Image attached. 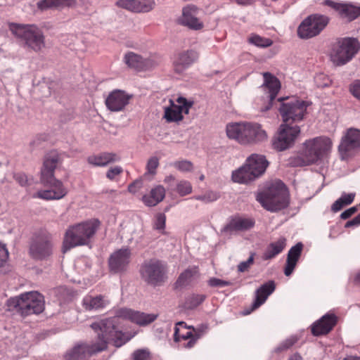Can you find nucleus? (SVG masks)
<instances>
[{"label":"nucleus","instance_id":"1","mask_svg":"<svg viewBox=\"0 0 360 360\" xmlns=\"http://www.w3.org/2000/svg\"><path fill=\"white\" fill-rule=\"evenodd\" d=\"M113 317L105 319L91 325L97 333L98 340L91 345L80 343L75 345L64 355L63 360H88L93 354L104 351L108 342H112L117 347L125 344L129 338L118 328L119 319L128 320L140 326H147L155 321L158 315L146 314L129 308H120Z\"/></svg>","mask_w":360,"mask_h":360},{"label":"nucleus","instance_id":"2","mask_svg":"<svg viewBox=\"0 0 360 360\" xmlns=\"http://www.w3.org/2000/svg\"><path fill=\"white\" fill-rule=\"evenodd\" d=\"M60 162V155L56 150L50 151L45 155L41 170V181L50 188L37 191L34 198L46 200H60L67 195L68 190L63 184L54 177L55 169Z\"/></svg>","mask_w":360,"mask_h":360},{"label":"nucleus","instance_id":"3","mask_svg":"<svg viewBox=\"0 0 360 360\" xmlns=\"http://www.w3.org/2000/svg\"><path fill=\"white\" fill-rule=\"evenodd\" d=\"M99 226L100 221L94 219L69 226L64 236L63 251L77 246L89 245Z\"/></svg>","mask_w":360,"mask_h":360},{"label":"nucleus","instance_id":"4","mask_svg":"<svg viewBox=\"0 0 360 360\" xmlns=\"http://www.w3.org/2000/svg\"><path fill=\"white\" fill-rule=\"evenodd\" d=\"M226 136L241 144L256 143L266 139V131L257 123H230L226 125Z\"/></svg>","mask_w":360,"mask_h":360},{"label":"nucleus","instance_id":"5","mask_svg":"<svg viewBox=\"0 0 360 360\" xmlns=\"http://www.w3.org/2000/svg\"><path fill=\"white\" fill-rule=\"evenodd\" d=\"M256 199L265 210L270 212L284 209L289 203L287 188L279 180L272 183L265 191L259 193Z\"/></svg>","mask_w":360,"mask_h":360},{"label":"nucleus","instance_id":"6","mask_svg":"<svg viewBox=\"0 0 360 360\" xmlns=\"http://www.w3.org/2000/svg\"><path fill=\"white\" fill-rule=\"evenodd\" d=\"M9 310H15L22 316L38 314L44 309V296L36 291L27 292L7 301Z\"/></svg>","mask_w":360,"mask_h":360},{"label":"nucleus","instance_id":"7","mask_svg":"<svg viewBox=\"0 0 360 360\" xmlns=\"http://www.w3.org/2000/svg\"><path fill=\"white\" fill-rule=\"evenodd\" d=\"M331 146L330 139L325 136L307 140L295 165L304 166L316 162L330 150Z\"/></svg>","mask_w":360,"mask_h":360},{"label":"nucleus","instance_id":"8","mask_svg":"<svg viewBox=\"0 0 360 360\" xmlns=\"http://www.w3.org/2000/svg\"><path fill=\"white\" fill-rule=\"evenodd\" d=\"M10 30L23 44L34 52H39L45 47L43 32L34 25L11 24Z\"/></svg>","mask_w":360,"mask_h":360},{"label":"nucleus","instance_id":"9","mask_svg":"<svg viewBox=\"0 0 360 360\" xmlns=\"http://www.w3.org/2000/svg\"><path fill=\"white\" fill-rule=\"evenodd\" d=\"M360 49V43L356 38L344 37L338 40L334 45L330 58L337 66L345 65L349 62Z\"/></svg>","mask_w":360,"mask_h":360},{"label":"nucleus","instance_id":"10","mask_svg":"<svg viewBox=\"0 0 360 360\" xmlns=\"http://www.w3.org/2000/svg\"><path fill=\"white\" fill-rule=\"evenodd\" d=\"M167 264L156 259L144 262L140 268L141 278L153 287L160 286L167 281Z\"/></svg>","mask_w":360,"mask_h":360},{"label":"nucleus","instance_id":"11","mask_svg":"<svg viewBox=\"0 0 360 360\" xmlns=\"http://www.w3.org/2000/svg\"><path fill=\"white\" fill-rule=\"evenodd\" d=\"M52 235L46 231H40L32 237L30 246L31 257L37 260H44L53 254Z\"/></svg>","mask_w":360,"mask_h":360},{"label":"nucleus","instance_id":"12","mask_svg":"<svg viewBox=\"0 0 360 360\" xmlns=\"http://www.w3.org/2000/svg\"><path fill=\"white\" fill-rule=\"evenodd\" d=\"M329 18L323 15L314 14L306 18L297 28L300 38L307 39L319 34L326 27Z\"/></svg>","mask_w":360,"mask_h":360},{"label":"nucleus","instance_id":"13","mask_svg":"<svg viewBox=\"0 0 360 360\" xmlns=\"http://www.w3.org/2000/svg\"><path fill=\"white\" fill-rule=\"evenodd\" d=\"M284 98L278 100L281 102L279 108L280 114L285 123L289 120L299 122L302 120L307 110L306 103L297 98H291L284 101Z\"/></svg>","mask_w":360,"mask_h":360},{"label":"nucleus","instance_id":"14","mask_svg":"<svg viewBox=\"0 0 360 360\" xmlns=\"http://www.w3.org/2000/svg\"><path fill=\"white\" fill-rule=\"evenodd\" d=\"M174 103L169 100L170 105L165 108L163 118L167 122H179L184 120V114L188 115L194 102L184 97H179Z\"/></svg>","mask_w":360,"mask_h":360},{"label":"nucleus","instance_id":"15","mask_svg":"<svg viewBox=\"0 0 360 360\" xmlns=\"http://www.w3.org/2000/svg\"><path fill=\"white\" fill-rule=\"evenodd\" d=\"M300 132V129L297 125L291 127L287 123L281 124L278 134L273 141L274 148L282 151L290 148L294 143Z\"/></svg>","mask_w":360,"mask_h":360},{"label":"nucleus","instance_id":"16","mask_svg":"<svg viewBox=\"0 0 360 360\" xmlns=\"http://www.w3.org/2000/svg\"><path fill=\"white\" fill-rule=\"evenodd\" d=\"M360 148V131L349 129L342 138L338 150L342 160H347Z\"/></svg>","mask_w":360,"mask_h":360},{"label":"nucleus","instance_id":"17","mask_svg":"<svg viewBox=\"0 0 360 360\" xmlns=\"http://www.w3.org/2000/svg\"><path fill=\"white\" fill-rule=\"evenodd\" d=\"M131 252L128 248H121L112 253L108 259L110 272L114 274L127 271L131 262Z\"/></svg>","mask_w":360,"mask_h":360},{"label":"nucleus","instance_id":"18","mask_svg":"<svg viewBox=\"0 0 360 360\" xmlns=\"http://www.w3.org/2000/svg\"><path fill=\"white\" fill-rule=\"evenodd\" d=\"M199 8L193 4L187 5L182 9V14L178 18L179 25L192 30H201L204 27L203 22L198 18Z\"/></svg>","mask_w":360,"mask_h":360},{"label":"nucleus","instance_id":"19","mask_svg":"<svg viewBox=\"0 0 360 360\" xmlns=\"http://www.w3.org/2000/svg\"><path fill=\"white\" fill-rule=\"evenodd\" d=\"M201 337L200 332L193 328L187 327L183 321L178 322L174 328V340H188L184 345L186 348H192Z\"/></svg>","mask_w":360,"mask_h":360},{"label":"nucleus","instance_id":"20","mask_svg":"<svg viewBox=\"0 0 360 360\" xmlns=\"http://www.w3.org/2000/svg\"><path fill=\"white\" fill-rule=\"evenodd\" d=\"M126 64L137 70H147L157 66L160 60L156 56H151L147 58H143L141 56L133 52H129L124 56Z\"/></svg>","mask_w":360,"mask_h":360},{"label":"nucleus","instance_id":"21","mask_svg":"<svg viewBox=\"0 0 360 360\" xmlns=\"http://www.w3.org/2000/svg\"><path fill=\"white\" fill-rule=\"evenodd\" d=\"M131 98L132 96L127 94L124 91L115 89L106 97L105 104L109 110L120 112L124 110Z\"/></svg>","mask_w":360,"mask_h":360},{"label":"nucleus","instance_id":"22","mask_svg":"<svg viewBox=\"0 0 360 360\" xmlns=\"http://www.w3.org/2000/svg\"><path fill=\"white\" fill-rule=\"evenodd\" d=\"M324 4L333 8L339 17L347 21H352L360 15V7L349 3L335 2L326 0Z\"/></svg>","mask_w":360,"mask_h":360},{"label":"nucleus","instance_id":"23","mask_svg":"<svg viewBox=\"0 0 360 360\" xmlns=\"http://www.w3.org/2000/svg\"><path fill=\"white\" fill-rule=\"evenodd\" d=\"M116 6L133 13H148L155 6L154 0H118Z\"/></svg>","mask_w":360,"mask_h":360},{"label":"nucleus","instance_id":"24","mask_svg":"<svg viewBox=\"0 0 360 360\" xmlns=\"http://www.w3.org/2000/svg\"><path fill=\"white\" fill-rule=\"evenodd\" d=\"M264 82L262 87L267 94L269 103L264 108H262V110L266 111L272 106L273 101L278 93L281 85L279 81L270 73L265 72L264 74Z\"/></svg>","mask_w":360,"mask_h":360},{"label":"nucleus","instance_id":"25","mask_svg":"<svg viewBox=\"0 0 360 360\" xmlns=\"http://www.w3.org/2000/svg\"><path fill=\"white\" fill-rule=\"evenodd\" d=\"M198 58V54L193 50L179 53L174 59V70L177 73H181L193 63Z\"/></svg>","mask_w":360,"mask_h":360},{"label":"nucleus","instance_id":"26","mask_svg":"<svg viewBox=\"0 0 360 360\" xmlns=\"http://www.w3.org/2000/svg\"><path fill=\"white\" fill-rule=\"evenodd\" d=\"M110 303L109 299L103 295H86L82 300V307L86 311L101 310L107 307Z\"/></svg>","mask_w":360,"mask_h":360},{"label":"nucleus","instance_id":"27","mask_svg":"<svg viewBox=\"0 0 360 360\" xmlns=\"http://www.w3.org/2000/svg\"><path fill=\"white\" fill-rule=\"evenodd\" d=\"M336 316L333 314H326L311 326V333L314 335L328 333L336 323Z\"/></svg>","mask_w":360,"mask_h":360},{"label":"nucleus","instance_id":"28","mask_svg":"<svg viewBox=\"0 0 360 360\" xmlns=\"http://www.w3.org/2000/svg\"><path fill=\"white\" fill-rule=\"evenodd\" d=\"M245 165L251 169L252 172L255 174V177L257 179L265 172L269 166V162L266 160L264 155L252 154L247 158Z\"/></svg>","mask_w":360,"mask_h":360},{"label":"nucleus","instance_id":"29","mask_svg":"<svg viewBox=\"0 0 360 360\" xmlns=\"http://www.w3.org/2000/svg\"><path fill=\"white\" fill-rule=\"evenodd\" d=\"M303 245L302 243H297L292 246L288 251L287 255L286 264L284 269V274L286 276H289L293 272L297 262L301 256Z\"/></svg>","mask_w":360,"mask_h":360},{"label":"nucleus","instance_id":"30","mask_svg":"<svg viewBox=\"0 0 360 360\" xmlns=\"http://www.w3.org/2000/svg\"><path fill=\"white\" fill-rule=\"evenodd\" d=\"M199 276V269L198 266H189L180 274L174 283V287L176 289L185 288L191 285Z\"/></svg>","mask_w":360,"mask_h":360},{"label":"nucleus","instance_id":"31","mask_svg":"<svg viewBox=\"0 0 360 360\" xmlns=\"http://www.w3.org/2000/svg\"><path fill=\"white\" fill-rule=\"evenodd\" d=\"M275 288V283L273 281H270L260 286L255 292V299L252 303L251 311L263 304L268 297L273 293Z\"/></svg>","mask_w":360,"mask_h":360},{"label":"nucleus","instance_id":"32","mask_svg":"<svg viewBox=\"0 0 360 360\" xmlns=\"http://www.w3.org/2000/svg\"><path fill=\"white\" fill-rule=\"evenodd\" d=\"M120 158L112 153H102L98 155H90L87 158L89 164L96 167H104L111 162L119 161Z\"/></svg>","mask_w":360,"mask_h":360},{"label":"nucleus","instance_id":"33","mask_svg":"<svg viewBox=\"0 0 360 360\" xmlns=\"http://www.w3.org/2000/svg\"><path fill=\"white\" fill-rule=\"evenodd\" d=\"M286 246V238L283 236L278 238L274 242L271 243L265 250L263 259L265 260L271 259L280 254Z\"/></svg>","mask_w":360,"mask_h":360},{"label":"nucleus","instance_id":"34","mask_svg":"<svg viewBox=\"0 0 360 360\" xmlns=\"http://www.w3.org/2000/svg\"><path fill=\"white\" fill-rule=\"evenodd\" d=\"M165 196V189L162 186H157L150 193L143 196V201L147 206H155L160 202Z\"/></svg>","mask_w":360,"mask_h":360},{"label":"nucleus","instance_id":"35","mask_svg":"<svg viewBox=\"0 0 360 360\" xmlns=\"http://www.w3.org/2000/svg\"><path fill=\"white\" fill-rule=\"evenodd\" d=\"M256 179L255 174L245 164L232 174V180L236 183L248 184Z\"/></svg>","mask_w":360,"mask_h":360},{"label":"nucleus","instance_id":"36","mask_svg":"<svg viewBox=\"0 0 360 360\" xmlns=\"http://www.w3.org/2000/svg\"><path fill=\"white\" fill-rule=\"evenodd\" d=\"M255 223V220L252 218L234 217L231 219L228 226H226V230L246 231L252 228Z\"/></svg>","mask_w":360,"mask_h":360},{"label":"nucleus","instance_id":"37","mask_svg":"<svg viewBox=\"0 0 360 360\" xmlns=\"http://www.w3.org/2000/svg\"><path fill=\"white\" fill-rule=\"evenodd\" d=\"M76 0H41L38 3V7L41 9L58 7H72L75 6Z\"/></svg>","mask_w":360,"mask_h":360},{"label":"nucleus","instance_id":"38","mask_svg":"<svg viewBox=\"0 0 360 360\" xmlns=\"http://www.w3.org/2000/svg\"><path fill=\"white\" fill-rule=\"evenodd\" d=\"M174 191L180 196L183 197L192 193L193 186L190 181L186 180H180L176 182Z\"/></svg>","mask_w":360,"mask_h":360},{"label":"nucleus","instance_id":"39","mask_svg":"<svg viewBox=\"0 0 360 360\" xmlns=\"http://www.w3.org/2000/svg\"><path fill=\"white\" fill-rule=\"evenodd\" d=\"M248 41L250 44L256 46L265 48L270 46L272 44V40L269 38L262 37L259 35L255 34L250 37Z\"/></svg>","mask_w":360,"mask_h":360},{"label":"nucleus","instance_id":"40","mask_svg":"<svg viewBox=\"0 0 360 360\" xmlns=\"http://www.w3.org/2000/svg\"><path fill=\"white\" fill-rule=\"evenodd\" d=\"M205 298L206 296L205 295L193 294L187 298L186 304L189 309H193L202 303Z\"/></svg>","mask_w":360,"mask_h":360},{"label":"nucleus","instance_id":"41","mask_svg":"<svg viewBox=\"0 0 360 360\" xmlns=\"http://www.w3.org/2000/svg\"><path fill=\"white\" fill-rule=\"evenodd\" d=\"M219 195L217 192L207 191L203 195H195L193 197L197 200L202 201L205 203H209L217 200Z\"/></svg>","mask_w":360,"mask_h":360},{"label":"nucleus","instance_id":"42","mask_svg":"<svg viewBox=\"0 0 360 360\" xmlns=\"http://www.w3.org/2000/svg\"><path fill=\"white\" fill-rule=\"evenodd\" d=\"M172 166L181 172H190L193 169V164L188 160L176 161L172 163Z\"/></svg>","mask_w":360,"mask_h":360},{"label":"nucleus","instance_id":"43","mask_svg":"<svg viewBox=\"0 0 360 360\" xmlns=\"http://www.w3.org/2000/svg\"><path fill=\"white\" fill-rule=\"evenodd\" d=\"M254 259L255 253L252 252L249 258L246 261H243L239 263V264L238 265V271L241 273L247 271L253 264Z\"/></svg>","mask_w":360,"mask_h":360},{"label":"nucleus","instance_id":"44","mask_svg":"<svg viewBox=\"0 0 360 360\" xmlns=\"http://www.w3.org/2000/svg\"><path fill=\"white\" fill-rule=\"evenodd\" d=\"M159 166V160L157 157L150 158L146 165L147 172L150 174L156 173V169Z\"/></svg>","mask_w":360,"mask_h":360},{"label":"nucleus","instance_id":"45","mask_svg":"<svg viewBox=\"0 0 360 360\" xmlns=\"http://www.w3.org/2000/svg\"><path fill=\"white\" fill-rule=\"evenodd\" d=\"M123 172L122 168L120 166H115L114 167H110L107 173H106V177L109 179L110 180H114L115 177L120 174H122Z\"/></svg>","mask_w":360,"mask_h":360},{"label":"nucleus","instance_id":"46","mask_svg":"<svg viewBox=\"0 0 360 360\" xmlns=\"http://www.w3.org/2000/svg\"><path fill=\"white\" fill-rule=\"evenodd\" d=\"M134 360H149L150 353L146 349H138L133 353Z\"/></svg>","mask_w":360,"mask_h":360},{"label":"nucleus","instance_id":"47","mask_svg":"<svg viewBox=\"0 0 360 360\" xmlns=\"http://www.w3.org/2000/svg\"><path fill=\"white\" fill-rule=\"evenodd\" d=\"M297 340V338L295 336H291L289 338L286 339L283 341L277 348L278 351H282L284 349H287L292 346Z\"/></svg>","mask_w":360,"mask_h":360},{"label":"nucleus","instance_id":"48","mask_svg":"<svg viewBox=\"0 0 360 360\" xmlns=\"http://www.w3.org/2000/svg\"><path fill=\"white\" fill-rule=\"evenodd\" d=\"M166 221V216L163 213H158L156 215L155 228L158 230H162L165 229Z\"/></svg>","mask_w":360,"mask_h":360},{"label":"nucleus","instance_id":"49","mask_svg":"<svg viewBox=\"0 0 360 360\" xmlns=\"http://www.w3.org/2000/svg\"><path fill=\"white\" fill-rule=\"evenodd\" d=\"M349 90L354 97L360 101V80L354 81L350 85Z\"/></svg>","mask_w":360,"mask_h":360},{"label":"nucleus","instance_id":"50","mask_svg":"<svg viewBox=\"0 0 360 360\" xmlns=\"http://www.w3.org/2000/svg\"><path fill=\"white\" fill-rule=\"evenodd\" d=\"M14 179L17 183L19 184L21 186H26L28 185V178L25 174L22 172L15 173L13 175Z\"/></svg>","mask_w":360,"mask_h":360},{"label":"nucleus","instance_id":"51","mask_svg":"<svg viewBox=\"0 0 360 360\" xmlns=\"http://www.w3.org/2000/svg\"><path fill=\"white\" fill-rule=\"evenodd\" d=\"M8 253L6 247L0 243V267L6 262L8 257Z\"/></svg>","mask_w":360,"mask_h":360},{"label":"nucleus","instance_id":"52","mask_svg":"<svg viewBox=\"0 0 360 360\" xmlns=\"http://www.w3.org/2000/svg\"><path fill=\"white\" fill-rule=\"evenodd\" d=\"M356 211V207H352L342 212V214H340V217L342 219H347L349 218L352 214H354Z\"/></svg>","mask_w":360,"mask_h":360},{"label":"nucleus","instance_id":"53","mask_svg":"<svg viewBox=\"0 0 360 360\" xmlns=\"http://www.w3.org/2000/svg\"><path fill=\"white\" fill-rule=\"evenodd\" d=\"M344 206H346L341 197L338 199L332 205V210L335 212L340 211Z\"/></svg>","mask_w":360,"mask_h":360},{"label":"nucleus","instance_id":"54","mask_svg":"<svg viewBox=\"0 0 360 360\" xmlns=\"http://www.w3.org/2000/svg\"><path fill=\"white\" fill-rule=\"evenodd\" d=\"M208 283L212 287H223L225 285L224 281L216 278H210Z\"/></svg>","mask_w":360,"mask_h":360},{"label":"nucleus","instance_id":"55","mask_svg":"<svg viewBox=\"0 0 360 360\" xmlns=\"http://www.w3.org/2000/svg\"><path fill=\"white\" fill-rule=\"evenodd\" d=\"M355 194L354 193H343L341 198H343V202L345 205L351 204L354 199Z\"/></svg>","mask_w":360,"mask_h":360},{"label":"nucleus","instance_id":"56","mask_svg":"<svg viewBox=\"0 0 360 360\" xmlns=\"http://www.w3.org/2000/svg\"><path fill=\"white\" fill-rule=\"evenodd\" d=\"M360 225V221L359 220L357 219L356 217H355L354 218H353L352 220H349L348 221L346 224H345V227L346 228H349V227H352V226H359Z\"/></svg>","mask_w":360,"mask_h":360},{"label":"nucleus","instance_id":"57","mask_svg":"<svg viewBox=\"0 0 360 360\" xmlns=\"http://www.w3.org/2000/svg\"><path fill=\"white\" fill-rule=\"evenodd\" d=\"M138 184L139 183L134 182V183L129 184L128 186L129 192L132 193H136V191H138V189L139 188V187H137Z\"/></svg>","mask_w":360,"mask_h":360},{"label":"nucleus","instance_id":"58","mask_svg":"<svg viewBox=\"0 0 360 360\" xmlns=\"http://www.w3.org/2000/svg\"><path fill=\"white\" fill-rule=\"evenodd\" d=\"M322 77H324V75L321 74V75H317L316 77H315V80H316V82L317 83V85L319 86H328V82H324L323 84H320L319 83V79H321Z\"/></svg>","mask_w":360,"mask_h":360},{"label":"nucleus","instance_id":"59","mask_svg":"<svg viewBox=\"0 0 360 360\" xmlns=\"http://www.w3.org/2000/svg\"><path fill=\"white\" fill-rule=\"evenodd\" d=\"M175 181V178L172 175H169L168 176H166L165 180H164L165 183L168 184L169 185H170L172 181Z\"/></svg>","mask_w":360,"mask_h":360},{"label":"nucleus","instance_id":"60","mask_svg":"<svg viewBox=\"0 0 360 360\" xmlns=\"http://www.w3.org/2000/svg\"><path fill=\"white\" fill-rule=\"evenodd\" d=\"M288 360H302V357L298 354H294L288 359Z\"/></svg>","mask_w":360,"mask_h":360},{"label":"nucleus","instance_id":"61","mask_svg":"<svg viewBox=\"0 0 360 360\" xmlns=\"http://www.w3.org/2000/svg\"><path fill=\"white\" fill-rule=\"evenodd\" d=\"M354 281L356 283H360V270L355 274Z\"/></svg>","mask_w":360,"mask_h":360},{"label":"nucleus","instance_id":"62","mask_svg":"<svg viewBox=\"0 0 360 360\" xmlns=\"http://www.w3.org/2000/svg\"><path fill=\"white\" fill-rule=\"evenodd\" d=\"M343 360H360V358L359 357H353V356H350V357H347V358H345V359Z\"/></svg>","mask_w":360,"mask_h":360},{"label":"nucleus","instance_id":"63","mask_svg":"<svg viewBox=\"0 0 360 360\" xmlns=\"http://www.w3.org/2000/svg\"><path fill=\"white\" fill-rule=\"evenodd\" d=\"M115 191L114 190H105V191H103V193H115Z\"/></svg>","mask_w":360,"mask_h":360},{"label":"nucleus","instance_id":"64","mask_svg":"<svg viewBox=\"0 0 360 360\" xmlns=\"http://www.w3.org/2000/svg\"><path fill=\"white\" fill-rule=\"evenodd\" d=\"M205 179V176L203 174H202L200 176V181H203Z\"/></svg>","mask_w":360,"mask_h":360}]
</instances>
